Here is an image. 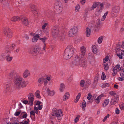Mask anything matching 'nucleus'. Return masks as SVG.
<instances>
[{
	"label": "nucleus",
	"mask_w": 124,
	"mask_h": 124,
	"mask_svg": "<svg viewBox=\"0 0 124 124\" xmlns=\"http://www.w3.org/2000/svg\"><path fill=\"white\" fill-rule=\"evenodd\" d=\"M58 36V38L61 41H62L64 40V35H63L62 34H59Z\"/></svg>",
	"instance_id": "nucleus-25"
},
{
	"label": "nucleus",
	"mask_w": 124,
	"mask_h": 124,
	"mask_svg": "<svg viewBox=\"0 0 124 124\" xmlns=\"http://www.w3.org/2000/svg\"><path fill=\"white\" fill-rule=\"evenodd\" d=\"M40 92L39 90L37 91L35 93V95L36 97L38 98H40L41 97L39 94Z\"/></svg>",
	"instance_id": "nucleus-36"
},
{
	"label": "nucleus",
	"mask_w": 124,
	"mask_h": 124,
	"mask_svg": "<svg viewBox=\"0 0 124 124\" xmlns=\"http://www.w3.org/2000/svg\"><path fill=\"white\" fill-rule=\"evenodd\" d=\"M53 30L52 31V33L53 35H57L58 36L60 34L59 33V31L57 26L55 25L53 27Z\"/></svg>",
	"instance_id": "nucleus-12"
},
{
	"label": "nucleus",
	"mask_w": 124,
	"mask_h": 124,
	"mask_svg": "<svg viewBox=\"0 0 124 124\" xmlns=\"http://www.w3.org/2000/svg\"><path fill=\"white\" fill-rule=\"evenodd\" d=\"M28 99L29 100V103H28V104H30L31 106H32L33 105V101L34 99L33 94L32 93L30 94V95L28 97Z\"/></svg>",
	"instance_id": "nucleus-17"
},
{
	"label": "nucleus",
	"mask_w": 124,
	"mask_h": 124,
	"mask_svg": "<svg viewBox=\"0 0 124 124\" xmlns=\"http://www.w3.org/2000/svg\"><path fill=\"white\" fill-rule=\"evenodd\" d=\"M80 116L79 115H77V116L75 119V123H76L79 120L78 118L80 117Z\"/></svg>",
	"instance_id": "nucleus-45"
},
{
	"label": "nucleus",
	"mask_w": 124,
	"mask_h": 124,
	"mask_svg": "<svg viewBox=\"0 0 124 124\" xmlns=\"http://www.w3.org/2000/svg\"><path fill=\"white\" fill-rule=\"evenodd\" d=\"M109 94L113 96V97H116L117 96H119L118 95H117L114 91H112L109 92Z\"/></svg>",
	"instance_id": "nucleus-27"
},
{
	"label": "nucleus",
	"mask_w": 124,
	"mask_h": 124,
	"mask_svg": "<svg viewBox=\"0 0 124 124\" xmlns=\"http://www.w3.org/2000/svg\"><path fill=\"white\" fill-rule=\"evenodd\" d=\"M120 48H121L119 46H117L116 49V52L117 53L118 51L120 50Z\"/></svg>",
	"instance_id": "nucleus-60"
},
{
	"label": "nucleus",
	"mask_w": 124,
	"mask_h": 124,
	"mask_svg": "<svg viewBox=\"0 0 124 124\" xmlns=\"http://www.w3.org/2000/svg\"><path fill=\"white\" fill-rule=\"evenodd\" d=\"M39 36L38 34H36L35 36H34L32 39V42H36L38 40V38H39Z\"/></svg>",
	"instance_id": "nucleus-22"
},
{
	"label": "nucleus",
	"mask_w": 124,
	"mask_h": 124,
	"mask_svg": "<svg viewBox=\"0 0 124 124\" xmlns=\"http://www.w3.org/2000/svg\"><path fill=\"white\" fill-rule=\"evenodd\" d=\"M5 88L4 91V93L6 95H9L11 91V84L9 83H7L5 85Z\"/></svg>",
	"instance_id": "nucleus-7"
},
{
	"label": "nucleus",
	"mask_w": 124,
	"mask_h": 124,
	"mask_svg": "<svg viewBox=\"0 0 124 124\" xmlns=\"http://www.w3.org/2000/svg\"><path fill=\"white\" fill-rule=\"evenodd\" d=\"M47 91L49 93V95L53 96L54 94V92L53 91H51L49 89H47Z\"/></svg>",
	"instance_id": "nucleus-34"
},
{
	"label": "nucleus",
	"mask_w": 124,
	"mask_h": 124,
	"mask_svg": "<svg viewBox=\"0 0 124 124\" xmlns=\"http://www.w3.org/2000/svg\"><path fill=\"white\" fill-rule=\"evenodd\" d=\"M104 69L106 70H107L108 69V64L106 63H103Z\"/></svg>",
	"instance_id": "nucleus-35"
},
{
	"label": "nucleus",
	"mask_w": 124,
	"mask_h": 124,
	"mask_svg": "<svg viewBox=\"0 0 124 124\" xmlns=\"http://www.w3.org/2000/svg\"><path fill=\"white\" fill-rule=\"evenodd\" d=\"M99 3V2H95L93 3V5L94 7L96 8L97 7H98Z\"/></svg>",
	"instance_id": "nucleus-50"
},
{
	"label": "nucleus",
	"mask_w": 124,
	"mask_h": 124,
	"mask_svg": "<svg viewBox=\"0 0 124 124\" xmlns=\"http://www.w3.org/2000/svg\"><path fill=\"white\" fill-rule=\"evenodd\" d=\"M106 78V76L104 72H103L101 76V79L103 80L105 79Z\"/></svg>",
	"instance_id": "nucleus-44"
},
{
	"label": "nucleus",
	"mask_w": 124,
	"mask_h": 124,
	"mask_svg": "<svg viewBox=\"0 0 124 124\" xmlns=\"http://www.w3.org/2000/svg\"><path fill=\"white\" fill-rule=\"evenodd\" d=\"M109 114H108L107 116L105 117L104 119L102 120V121L103 122H105L108 118L109 117Z\"/></svg>",
	"instance_id": "nucleus-48"
},
{
	"label": "nucleus",
	"mask_w": 124,
	"mask_h": 124,
	"mask_svg": "<svg viewBox=\"0 0 124 124\" xmlns=\"http://www.w3.org/2000/svg\"><path fill=\"white\" fill-rule=\"evenodd\" d=\"M98 77L97 76H96L94 78V81L95 82H97L98 80Z\"/></svg>",
	"instance_id": "nucleus-64"
},
{
	"label": "nucleus",
	"mask_w": 124,
	"mask_h": 124,
	"mask_svg": "<svg viewBox=\"0 0 124 124\" xmlns=\"http://www.w3.org/2000/svg\"><path fill=\"white\" fill-rule=\"evenodd\" d=\"M119 96H117L116 97H113L110 102L111 105H114L117 103L119 100Z\"/></svg>",
	"instance_id": "nucleus-14"
},
{
	"label": "nucleus",
	"mask_w": 124,
	"mask_h": 124,
	"mask_svg": "<svg viewBox=\"0 0 124 124\" xmlns=\"http://www.w3.org/2000/svg\"><path fill=\"white\" fill-rule=\"evenodd\" d=\"M124 77H119L118 78V79L119 81H122L124 80Z\"/></svg>",
	"instance_id": "nucleus-59"
},
{
	"label": "nucleus",
	"mask_w": 124,
	"mask_h": 124,
	"mask_svg": "<svg viewBox=\"0 0 124 124\" xmlns=\"http://www.w3.org/2000/svg\"><path fill=\"white\" fill-rule=\"evenodd\" d=\"M78 30V26H74L70 30L69 33V36L71 37L75 36L77 34Z\"/></svg>",
	"instance_id": "nucleus-6"
},
{
	"label": "nucleus",
	"mask_w": 124,
	"mask_h": 124,
	"mask_svg": "<svg viewBox=\"0 0 124 124\" xmlns=\"http://www.w3.org/2000/svg\"><path fill=\"white\" fill-rule=\"evenodd\" d=\"M74 49L73 46H69L65 49L63 54V57L66 60L70 59L73 55Z\"/></svg>",
	"instance_id": "nucleus-3"
},
{
	"label": "nucleus",
	"mask_w": 124,
	"mask_h": 124,
	"mask_svg": "<svg viewBox=\"0 0 124 124\" xmlns=\"http://www.w3.org/2000/svg\"><path fill=\"white\" fill-rule=\"evenodd\" d=\"M80 8V7L79 5L76 6L75 7V10L76 12H77L78 11Z\"/></svg>",
	"instance_id": "nucleus-52"
},
{
	"label": "nucleus",
	"mask_w": 124,
	"mask_h": 124,
	"mask_svg": "<svg viewBox=\"0 0 124 124\" xmlns=\"http://www.w3.org/2000/svg\"><path fill=\"white\" fill-rule=\"evenodd\" d=\"M34 48L33 47H31L29 48L28 51L29 52L31 53H35L34 50Z\"/></svg>",
	"instance_id": "nucleus-30"
},
{
	"label": "nucleus",
	"mask_w": 124,
	"mask_h": 124,
	"mask_svg": "<svg viewBox=\"0 0 124 124\" xmlns=\"http://www.w3.org/2000/svg\"><path fill=\"white\" fill-rule=\"evenodd\" d=\"M69 96L70 94L69 93L67 92L66 93L63 97V101H65L67 100L69 98Z\"/></svg>",
	"instance_id": "nucleus-21"
},
{
	"label": "nucleus",
	"mask_w": 124,
	"mask_h": 124,
	"mask_svg": "<svg viewBox=\"0 0 124 124\" xmlns=\"http://www.w3.org/2000/svg\"><path fill=\"white\" fill-rule=\"evenodd\" d=\"M16 71L14 70H12L10 71L9 73L7 78L9 79H12L16 76Z\"/></svg>",
	"instance_id": "nucleus-11"
},
{
	"label": "nucleus",
	"mask_w": 124,
	"mask_h": 124,
	"mask_svg": "<svg viewBox=\"0 0 124 124\" xmlns=\"http://www.w3.org/2000/svg\"><path fill=\"white\" fill-rule=\"evenodd\" d=\"M30 117L31 118V115L35 116V112L33 110L31 111L30 113Z\"/></svg>",
	"instance_id": "nucleus-51"
},
{
	"label": "nucleus",
	"mask_w": 124,
	"mask_h": 124,
	"mask_svg": "<svg viewBox=\"0 0 124 124\" xmlns=\"http://www.w3.org/2000/svg\"><path fill=\"white\" fill-rule=\"evenodd\" d=\"M30 8L32 12L35 15H36L38 13L36 10V8L35 7V5L33 4H30L29 5Z\"/></svg>",
	"instance_id": "nucleus-15"
},
{
	"label": "nucleus",
	"mask_w": 124,
	"mask_h": 124,
	"mask_svg": "<svg viewBox=\"0 0 124 124\" xmlns=\"http://www.w3.org/2000/svg\"><path fill=\"white\" fill-rule=\"evenodd\" d=\"M15 47L16 45L14 44H12L10 46H7L5 48V53L6 54H9L15 48Z\"/></svg>",
	"instance_id": "nucleus-9"
},
{
	"label": "nucleus",
	"mask_w": 124,
	"mask_h": 124,
	"mask_svg": "<svg viewBox=\"0 0 124 124\" xmlns=\"http://www.w3.org/2000/svg\"><path fill=\"white\" fill-rule=\"evenodd\" d=\"M21 16L20 17H19L18 16H14L12 17L11 19V20L13 22H16V21H19L21 20Z\"/></svg>",
	"instance_id": "nucleus-19"
},
{
	"label": "nucleus",
	"mask_w": 124,
	"mask_h": 124,
	"mask_svg": "<svg viewBox=\"0 0 124 124\" xmlns=\"http://www.w3.org/2000/svg\"><path fill=\"white\" fill-rule=\"evenodd\" d=\"M55 12L57 14L61 12L62 9V5L59 0H56L54 7Z\"/></svg>",
	"instance_id": "nucleus-4"
},
{
	"label": "nucleus",
	"mask_w": 124,
	"mask_h": 124,
	"mask_svg": "<svg viewBox=\"0 0 124 124\" xmlns=\"http://www.w3.org/2000/svg\"><path fill=\"white\" fill-rule=\"evenodd\" d=\"M109 102V101L108 99H107L105 100L104 101V102L102 104L103 107H106L108 105Z\"/></svg>",
	"instance_id": "nucleus-26"
},
{
	"label": "nucleus",
	"mask_w": 124,
	"mask_h": 124,
	"mask_svg": "<svg viewBox=\"0 0 124 124\" xmlns=\"http://www.w3.org/2000/svg\"><path fill=\"white\" fill-rule=\"evenodd\" d=\"M85 85H86L87 86L91 84V81L89 80H87L86 81Z\"/></svg>",
	"instance_id": "nucleus-47"
},
{
	"label": "nucleus",
	"mask_w": 124,
	"mask_h": 124,
	"mask_svg": "<svg viewBox=\"0 0 124 124\" xmlns=\"http://www.w3.org/2000/svg\"><path fill=\"white\" fill-rule=\"evenodd\" d=\"M83 58H81L79 56H76L74 60L72 62L71 66L73 67L75 66L80 65L82 67H86V62L83 60Z\"/></svg>",
	"instance_id": "nucleus-2"
},
{
	"label": "nucleus",
	"mask_w": 124,
	"mask_h": 124,
	"mask_svg": "<svg viewBox=\"0 0 124 124\" xmlns=\"http://www.w3.org/2000/svg\"><path fill=\"white\" fill-rule=\"evenodd\" d=\"M15 86L17 89H20V87H26L28 84L27 81L22 80V78L19 76H17L14 80Z\"/></svg>",
	"instance_id": "nucleus-1"
},
{
	"label": "nucleus",
	"mask_w": 124,
	"mask_h": 124,
	"mask_svg": "<svg viewBox=\"0 0 124 124\" xmlns=\"http://www.w3.org/2000/svg\"><path fill=\"white\" fill-rule=\"evenodd\" d=\"M35 53H37L39 50H41V47L39 46H37L34 48Z\"/></svg>",
	"instance_id": "nucleus-29"
},
{
	"label": "nucleus",
	"mask_w": 124,
	"mask_h": 124,
	"mask_svg": "<svg viewBox=\"0 0 124 124\" xmlns=\"http://www.w3.org/2000/svg\"><path fill=\"white\" fill-rule=\"evenodd\" d=\"M19 123V122L18 120H15L12 123H10L11 124H18Z\"/></svg>",
	"instance_id": "nucleus-55"
},
{
	"label": "nucleus",
	"mask_w": 124,
	"mask_h": 124,
	"mask_svg": "<svg viewBox=\"0 0 124 124\" xmlns=\"http://www.w3.org/2000/svg\"><path fill=\"white\" fill-rule=\"evenodd\" d=\"M119 10V7L118 6H115L114 7L112 12V16L114 17L117 16L118 14Z\"/></svg>",
	"instance_id": "nucleus-10"
},
{
	"label": "nucleus",
	"mask_w": 124,
	"mask_h": 124,
	"mask_svg": "<svg viewBox=\"0 0 124 124\" xmlns=\"http://www.w3.org/2000/svg\"><path fill=\"white\" fill-rule=\"evenodd\" d=\"M44 15L48 17H49L50 16L51 12L49 11L45 10L44 12Z\"/></svg>",
	"instance_id": "nucleus-23"
},
{
	"label": "nucleus",
	"mask_w": 124,
	"mask_h": 124,
	"mask_svg": "<svg viewBox=\"0 0 124 124\" xmlns=\"http://www.w3.org/2000/svg\"><path fill=\"white\" fill-rule=\"evenodd\" d=\"M119 107L121 109L123 110L124 109V105L121 104L120 105Z\"/></svg>",
	"instance_id": "nucleus-63"
},
{
	"label": "nucleus",
	"mask_w": 124,
	"mask_h": 124,
	"mask_svg": "<svg viewBox=\"0 0 124 124\" xmlns=\"http://www.w3.org/2000/svg\"><path fill=\"white\" fill-rule=\"evenodd\" d=\"M92 98V95H91L90 93H89L88 94V96L87 97V99L90 100Z\"/></svg>",
	"instance_id": "nucleus-49"
},
{
	"label": "nucleus",
	"mask_w": 124,
	"mask_h": 124,
	"mask_svg": "<svg viewBox=\"0 0 124 124\" xmlns=\"http://www.w3.org/2000/svg\"><path fill=\"white\" fill-rule=\"evenodd\" d=\"M81 94L80 93H79L78 94V95L76 97V99H75V103H77L78 101V100L81 96Z\"/></svg>",
	"instance_id": "nucleus-33"
},
{
	"label": "nucleus",
	"mask_w": 124,
	"mask_h": 124,
	"mask_svg": "<svg viewBox=\"0 0 124 124\" xmlns=\"http://www.w3.org/2000/svg\"><path fill=\"white\" fill-rule=\"evenodd\" d=\"M6 54L5 52L2 53L0 55V60L3 61L4 59V57L6 56Z\"/></svg>",
	"instance_id": "nucleus-28"
},
{
	"label": "nucleus",
	"mask_w": 124,
	"mask_h": 124,
	"mask_svg": "<svg viewBox=\"0 0 124 124\" xmlns=\"http://www.w3.org/2000/svg\"><path fill=\"white\" fill-rule=\"evenodd\" d=\"M30 75L29 71L28 70H26L24 71L23 74V77L24 78H26L27 77L29 76Z\"/></svg>",
	"instance_id": "nucleus-18"
},
{
	"label": "nucleus",
	"mask_w": 124,
	"mask_h": 124,
	"mask_svg": "<svg viewBox=\"0 0 124 124\" xmlns=\"http://www.w3.org/2000/svg\"><path fill=\"white\" fill-rule=\"evenodd\" d=\"M65 88L64 85L63 84L61 83L60 85V91L62 92Z\"/></svg>",
	"instance_id": "nucleus-31"
},
{
	"label": "nucleus",
	"mask_w": 124,
	"mask_h": 124,
	"mask_svg": "<svg viewBox=\"0 0 124 124\" xmlns=\"http://www.w3.org/2000/svg\"><path fill=\"white\" fill-rule=\"evenodd\" d=\"M110 86V84L109 83H105L103 84L102 85V87L103 88H106L109 87Z\"/></svg>",
	"instance_id": "nucleus-40"
},
{
	"label": "nucleus",
	"mask_w": 124,
	"mask_h": 124,
	"mask_svg": "<svg viewBox=\"0 0 124 124\" xmlns=\"http://www.w3.org/2000/svg\"><path fill=\"white\" fill-rule=\"evenodd\" d=\"M101 24V23L100 22V20L99 19L97 20L96 23V25H98L100 27V25Z\"/></svg>",
	"instance_id": "nucleus-57"
},
{
	"label": "nucleus",
	"mask_w": 124,
	"mask_h": 124,
	"mask_svg": "<svg viewBox=\"0 0 124 124\" xmlns=\"http://www.w3.org/2000/svg\"><path fill=\"white\" fill-rule=\"evenodd\" d=\"M22 114L23 115L22 117L23 118H26L27 116V113L25 112H23L22 113Z\"/></svg>",
	"instance_id": "nucleus-38"
},
{
	"label": "nucleus",
	"mask_w": 124,
	"mask_h": 124,
	"mask_svg": "<svg viewBox=\"0 0 124 124\" xmlns=\"http://www.w3.org/2000/svg\"><path fill=\"white\" fill-rule=\"evenodd\" d=\"M120 74L121 77H124V70H121V71L120 73Z\"/></svg>",
	"instance_id": "nucleus-54"
},
{
	"label": "nucleus",
	"mask_w": 124,
	"mask_h": 124,
	"mask_svg": "<svg viewBox=\"0 0 124 124\" xmlns=\"http://www.w3.org/2000/svg\"><path fill=\"white\" fill-rule=\"evenodd\" d=\"M51 115H52L51 117V118H53L55 116L59 120L63 116L61 110V109L57 110L56 108L54 110L53 114Z\"/></svg>",
	"instance_id": "nucleus-5"
},
{
	"label": "nucleus",
	"mask_w": 124,
	"mask_h": 124,
	"mask_svg": "<svg viewBox=\"0 0 124 124\" xmlns=\"http://www.w3.org/2000/svg\"><path fill=\"white\" fill-rule=\"evenodd\" d=\"M82 104V109L84 111H85V108L86 107V103L84 100H83Z\"/></svg>",
	"instance_id": "nucleus-32"
},
{
	"label": "nucleus",
	"mask_w": 124,
	"mask_h": 124,
	"mask_svg": "<svg viewBox=\"0 0 124 124\" xmlns=\"http://www.w3.org/2000/svg\"><path fill=\"white\" fill-rule=\"evenodd\" d=\"M47 23H45L43 24L42 26V28L43 30H44L45 29V28L47 25Z\"/></svg>",
	"instance_id": "nucleus-56"
},
{
	"label": "nucleus",
	"mask_w": 124,
	"mask_h": 124,
	"mask_svg": "<svg viewBox=\"0 0 124 124\" xmlns=\"http://www.w3.org/2000/svg\"><path fill=\"white\" fill-rule=\"evenodd\" d=\"M103 40V37L102 36L100 37L98 39V43L100 44L101 43Z\"/></svg>",
	"instance_id": "nucleus-39"
},
{
	"label": "nucleus",
	"mask_w": 124,
	"mask_h": 124,
	"mask_svg": "<svg viewBox=\"0 0 124 124\" xmlns=\"http://www.w3.org/2000/svg\"><path fill=\"white\" fill-rule=\"evenodd\" d=\"M44 80V79L43 78H39L38 80L39 83H42Z\"/></svg>",
	"instance_id": "nucleus-41"
},
{
	"label": "nucleus",
	"mask_w": 124,
	"mask_h": 124,
	"mask_svg": "<svg viewBox=\"0 0 124 124\" xmlns=\"http://www.w3.org/2000/svg\"><path fill=\"white\" fill-rule=\"evenodd\" d=\"M100 28V26L98 25H95V26L94 29L96 31H99Z\"/></svg>",
	"instance_id": "nucleus-43"
},
{
	"label": "nucleus",
	"mask_w": 124,
	"mask_h": 124,
	"mask_svg": "<svg viewBox=\"0 0 124 124\" xmlns=\"http://www.w3.org/2000/svg\"><path fill=\"white\" fill-rule=\"evenodd\" d=\"M116 69H117L119 70H121V68L120 67V65H117L116 66Z\"/></svg>",
	"instance_id": "nucleus-58"
},
{
	"label": "nucleus",
	"mask_w": 124,
	"mask_h": 124,
	"mask_svg": "<svg viewBox=\"0 0 124 124\" xmlns=\"http://www.w3.org/2000/svg\"><path fill=\"white\" fill-rule=\"evenodd\" d=\"M85 33L86 36L89 37L90 35L91 29L88 27L86 29Z\"/></svg>",
	"instance_id": "nucleus-20"
},
{
	"label": "nucleus",
	"mask_w": 124,
	"mask_h": 124,
	"mask_svg": "<svg viewBox=\"0 0 124 124\" xmlns=\"http://www.w3.org/2000/svg\"><path fill=\"white\" fill-rule=\"evenodd\" d=\"M4 33L7 37L10 38L12 37L13 32L11 30L8 28H6L4 30Z\"/></svg>",
	"instance_id": "nucleus-8"
},
{
	"label": "nucleus",
	"mask_w": 124,
	"mask_h": 124,
	"mask_svg": "<svg viewBox=\"0 0 124 124\" xmlns=\"http://www.w3.org/2000/svg\"><path fill=\"white\" fill-rule=\"evenodd\" d=\"M80 52L79 56L82 58H84V56L85 55L86 52V48L84 46L81 47L80 48Z\"/></svg>",
	"instance_id": "nucleus-13"
},
{
	"label": "nucleus",
	"mask_w": 124,
	"mask_h": 124,
	"mask_svg": "<svg viewBox=\"0 0 124 124\" xmlns=\"http://www.w3.org/2000/svg\"><path fill=\"white\" fill-rule=\"evenodd\" d=\"M99 4L98 7H99V6L100 7V8L101 10H102L103 8V4L102 3H101L100 2H99Z\"/></svg>",
	"instance_id": "nucleus-46"
},
{
	"label": "nucleus",
	"mask_w": 124,
	"mask_h": 124,
	"mask_svg": "<svg viewBox=\"0 0 124 124\" xmlns=\"http://www.w3.org/2000/svg\"><path fill=\"white\" fill-rule=\"evenodd\" d=\"M39 39L41 40L44 43V44L45 43V41L47 39V38L46 37H44L42 38H39Z\"/></svg>",
	"instance_id": "nucleus-37"
},
{
	"label": "nucleus",
	"mask_w": 124,
	"mask_h": 124,
	"mask_svg": "<svg viewBox=\"0 0 124 124\" xmlns=\"http://www.w3.org/2000/svg\"><path fill=\"white\" fill-rule=\"evenodd\" d=\"M6 59L7 62H10L13 59V57L12 56L8 55L6 57Z\"/></svg>",
	"instance_id": "nucleus-24"
},
{
	"label": "nucleus",
	"mask_w": 124,
	"mask_h": 124,
	"mask_svg": "<svg viewBox=\"0 0 124 124\" xmlns=\"http://www.w3.org/2000/svg\"><path fill=\"white\" fill-rule=\"evenodd\" d=\"M21 20L22 21V23L24 25L27 26L28 25L29 22L27 18L23 16H21Z\"/></svg>",
	"instance_id": "nucleus-16"
},
{
	"label": "nucleus",
	"mask_w": 124,
	"mask_h": 124,
	"mask_svg": "<svg viewBox=\"0 0 124 124\" xmlns=\"http://www.w3.org/2000/svg\"><path fill=\"white\" fill-rule=\"evenodd\" d=\"M117 55L119 57V58L120 59H122V55L121 54H117Z\"/></svg>",
	"instance_id": "nucleus-62"
},
{
	"label": "nucleus",
	"mask_w": 124,
	"mask_h": 124,
	"mask_svg": "<svg viewBox=\"0 0 124 124\" xmlns=\"http://www.w3.org/2000/svg\"><path fill=\"white\" fill-rule=\"evenodd\" d=\"M108 56H106L103 60L104 63H106V62L108 61Z\"/></svg>",
	"instance_id": "nucleus-53"
},
{
	"label": "nucleus",
	"mask_w": 124,
	"mask_h": 124,
	"mask_svg": "<svg viewBox=\"0 0 124 124\" xmlns=\"http://www.w3.org/2000/svg\"><path fill=\"white\" fill-rule=\"evenodd\" d=\"M85 83V82L84 80H82L81 81L80 83V85L81 87H83L84 86Z\"/></svg>",
	"instance_id": "nucleus-42"
},
{
	"label": "nucleus",
	"mask_w": 124,
	"mask_h": 124,
	"mask_svg": "<svg viewBox=\"0 0 124 124\" xmlns=\"http://www.w3.org/2000/svg\"><path fill=\"white\" fill-rule=\"evenodd\" d=\"M21 112L20 111L19 112H16L14 115L16 116H18L20 114V113Z\"/></svg>",
	"instance_id": "nucleus-61"
}]
</instances>
